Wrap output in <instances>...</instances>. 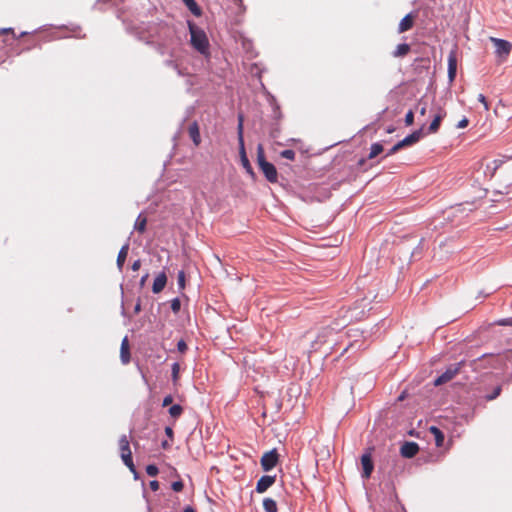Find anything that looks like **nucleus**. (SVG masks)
<instances>
[{"instance_id": "obj_1", "label": "nucleus", "mask_w": 512, "mask_h": 512, "mask_svg": "<svg viewBox=\"0 0 512 512\" xmlns=\"http://www.w3.org/2000/svg\"><path fill=\"white\" fill-rule=\"evenodd\" d=\"M188 28L190 32L191 46L200 54L208 56L210 54V44L205 31L192 21H188Z\"/></svg>"}, {"instance_id": "obj_2", "label": "nucleus", "mask_w": 512, "mask_h": 512, "mask_svg": "<svg viewBox=\"0 0 512 512\" xmlns=\"http://www.w3.org/2000/svg\"><path fill=\"white\" fill-rule=\"evenodd\" d=\"M258 167L263 172L264 176L269 182H277L278 173L276 167L272 163L265 160L262 148L260 146H258Z\"/></svg>"}, {"instance_id": "obj_3", "label": "nucleus", "mask_w": 512, "mask_h": 512, "mask_svg": "<svg viewBox=\"0 0 512 512\" xmlns=\"http://www.w3.org/2000/svg\"><path fill=\"white\" fill-rule=\"evenodd\" d=\"M280 461V455L277 451L276 448H273L267 452H265L261 459H260V464H261V467L262 469L265 471V472H268L270 470H272L274 467H276L278 465Z\"/></svg>"}, {"instance_id": "obj_4", "label": "nucleus", "mask_w": 512, "mask_h": 512, "mask_svg": "<svg viewBox=\"0 0 512 512\" xmlns=\"http://www.w3.org/2000/svg\"><path fill=\"white\" fill-rule=\"evenodd\" d=\"M463 365V362L450 365L445 372H443L434 381L435 386H440L452 380L459 372Z\"/></svg>"}, {"instance_id": "obj_5", "label": "nucleus", "mask_w": 512, "mask_h": 512, "mask_svg": "<svg viewBox=\"0 0 512 512\" xmlns=\"http://www.w3.org/2000/svg\"><path fill=\"white\" fill-rule=\"evenodd\" d=\"M490 41L495 46V53L498 57L505 59L512 50V44L506 40L491 37Z\"/></svg>"}, {"instance_id": "obj_6", "label": "nucleus", "mask_w": 512, "mask_h": 512, "mask_svg": "<svg viewBox=\"0 0 512 512\" xmlns=\"http://www.w3.org/2000/svg\"><path fill=\"white\" fill-rule=\"evenodd\" d=\"M241 129H242V121L240 120L239 122V140H240V162H241V165L243 166V168L247 171L248 174H250L252 177L254 176V172H253V168L249 162V159L246 155V151H245V148H244V143H243V138H242V133H241Z\"/></svg>"}, {"instance_id": "obj_7", "label": "nucleus", "mask_w": 512, "mask_h": 512, "mask_svg": "<svg viewBox=\"0 0 512 512\" xmlns=\"http://www.w3.org/2000/svg\"><path fill=\"white\" fill-rule=\"evenodd\" d=\"M435 115L431 124L428 127L427 133L434 134L439 130L442 120L446 117V111L443 107L438 106L434 108Z\"/></svg>"}, {"instance_id": "obj_8", "label": "nucleus", "mask_w": 512, "mask_h": 512, "mask_svg": "<svg viewBox=\"0 0 512 512\" xmlns=\"http://www.w3.org/2000/svg\"><path fill=\"white\" fill-rule=\"evenodd\" d=\"M419 452V445L413 441L404 442L400 448V454L404 458H413Z\"/></svg>"}, {"instance_id": "obj_9", "label": "nucleus", "mask_w": 512, "mask_h": 512, "mask_svg": "<svg viewBox=\"0 0 512 512\" xmlns=\"http://www.w3.org/2000/svg\"><path fill=\"white\" fill-rule=\"evenodd\" d=\"M361 464L363 468L362 477L368 479L374 469L371 452H366L361 457Z\"/></svg>"}, {"instance_id": "obj_10", "label": "nucleus", "mask_w": 512, "mask_h": 512, "mask_svg": "<svg viewBox=\"0 0 512 512\" xmlns=\"http://www.w3.org/2000/svg\"><path fill=\"white\" fill-rule=\"evenodd\" d=\"M276 481V475H263L258 479V494L267 491Z\"/></svg>"}, {"instance_id": "obj_11", "label": "nucleus", "mask_w": 512, "mask_h": 512, "mask_svg": "<svg viewBox=\"0 0 512 512\" xmlns=\"http://www.w3.org/2000/svg\"><path fill=\"white\" fill-rule=\"evenodd\" d=\"M416 15L409 13L407 14L402 20L400 21L398 25V33H404L406 31H409L412 29L414 25Z\"/></svg>"}, {"instance_id": "obj_12", "label": "nucleus", "mask_w": 512, "mask_h": 512, "mask_svg": "<svg viewBox=\"0 0 512 512\" xmlns=\"http://www.w3.org/2000/svg\"><path fill=\"white\" fill-rule=\"evenodd\" d=\"M120 358H121V362L125 365L130 362V359H131L130 345H129V340L127 337H124L122 339L121 347H120Z\"/></svg>"}, {"instance_id": "obj_13", "label": "nucleus", "mask_w": 512, "mask_h": 512, "mask_svg": "<svg viewBox=\"0 0 512 512\" xmlns=\"http://www.w3.org/2000/svg\"><path fill=\"white\" fill-rule=\"evenodd\" d=\"M422 137V128L419 130L414 131L410 135L406 136L403 140L399 141V146H402V148L411 146L415 143H417Z\"/></svg>"}, {"instance_id": "obj_14", "label": "nucleus", "mask_w": 512, "mask_h": 512, "mask_svg": "<svg viewBox=\"0 0 512 512\" xmlns=\"http://www.w3.org/2000/svg\"><path fill=\"white\" fill-rule=\"evenodd\" d=\"M167 283V276L165 272L159 273L156 278L154 279L153 285H152V291L155 294L160 293L166 286Z\"/></svg>"}, {"instance_id": "obj_15", "label": "nucleus", "mask_w": 512, "mask_h": 512, "mask_svg": "<svg viewBox=\"0 0 512 512\" xmlns=\"http://www.w3.org/2000/svg\"><path fill=\"white\" fill-rule=\"evenodd\" d=\"M189 136L192 139L193 143L198 146L201 142L199 127L196 122L192 123L188 128Z\"/></svg>"}, {"instance_id": "obj_16", "label": "nucleus", "mask_w": 512, "mask_h": 512, "mask_svg": "<svg viewBox=\"0 0 512 512\" xmlns=\"http://www.w3.org/2000/svg\"><path fill=\"white\" fill-rule=\"evenodd\" d=\"M411 50V47L407 43L398 44L392 55L395 58L405 57Z\"/></svg>"}, {"instance_id": "obj_17", "label": "nucleus", "mask_w": 512, "mask_h": 512, "mask_svg": "<svg viewBox=\"0 0 512 512\" xmlns=\"http://www.w3.org/2000/svg\"><path fill=\"white\" fill-rule=\"evenodd\" d=\"M430 433L434 436L435 445L437 447H442L444 444V434L443 432L436 426H431L429 428Z\"/></svg>"}, {"instance_id": "obj_18", "label": "nucleus", "mask_w": 512, "mask_h": 512, "mask_svg": "<svg viewBox=\"0 0 512 512\" xmlns=\"http://www.w3.org/2000/svg\"><path fill=\"white\" fill-rule=\"evenodd\" d=\"M128 251H129V244L126 243L125 245H123L118 253V256H117V266L119 268V270H122L123 268V265L126 261V258H127V255H128Z\"/></svg>"}, {"instance_id": "obj_19", "label": "nucleus", "mask_w": 512, "mask_h": 512, "mask_svg": "<svg viewBox=\"0 0 512 512\" xmlns=\"http://www.w3.org/2000/svg\"><path fill=\"white\" fill-rule=\"evenodd\" d=\"M188 10L196 17H200L202 15V10L195 0H182Z\"/></svg>"}, {"instance_id": "obj_20", "label": "nucleus", "mask_w": 512, "mask_h": 512, "mask_svg": "<svg viewBox=\"0 0 512 512\" xmlns=\"http://www.w3.org/2000/svg\"><path fill=\"white\" fill-rule=\"evenodd\" d=\"M262 505H263V509L266 512H278L277 502L270 497L264 498L262 501Z\"/></svg>"}, {"instance_id": "obj_21", "label": "nucleus", "mask_w": 512, "mask_h": 512, "mask_svg": "<svg viewBox=\"0 0 512 512\" xmlns=\"http://www.w3.org/2000/svg\"><path fill=\"white\" fill-rule=\"evenodd\" d=\"M147 226V218L143 214H139L135 222V230L139 233H144Z\"/></svg>"}, {"instance_id": "obj_22", "label": "nucleus", "mask_w": 512, "mask_h": 512, "mask_svg": "<svg viewBox=\"0 0 512 512\" xmlns=\"http://www.w3.org/2000/svg\"><path fill=\"white\" fill-rule=\"evenodd\" d=\"M121 458L124 462V464L132 471L133 473L136 472L135 466L132 460V452H122Z\"/></svg>"}, {"instance_id": "obj_23", "label": "nucleus", "mask_w": 512, "mask_h": 512, "mask_svg": "<svg viewBox=\"0 0 512 512\" xmlns=\"http://www.w3.org/2000/svg\"><path fill=\"white\" fill-rule=\"evenodd\" d=\"M383 151V145L380 143H374L371 145L370 153L368 155V159H373L378 156Z\"/></svg>"}, {"instance_id": "obj_24", "label": "nucleus", "mask_w": 512, "mask_h": 512, "mask_svg": "<svg viewBox=\"0 0 512 512\" xmlns=\"http://www.w3.org/2000/svg\"><path fill=\"white\" fill-rule=\"evenodd\" d=\"M265 94H266L268 102L271 105L274 117H278L279 116V106L276 104L275 98L267 91H265Z\"/></svg>"}, {"instance_id": "obj_25", "label": "nucleus", "mask_w": 512, "mask_h": 512, "mask_svg": "<svg viewBox=\"0 0 512 512\" xmlns=\"http://www.w3.org/2000/svg\"><path fill=\"white\" fill-rule=\"evenodd\" d=\"M120 451L122 452H131L129 440L126 435H122L119 439Z\"/></svg>"}, {"instance_id": "obj_26", "label": "nucleus", "mask_w": 512, "mask_h": 512, "mask_svg": "<svg viewBox=\"0 0 512 512\" xmlns=\"http://www.w3.org/2000/svg\"><path fill=\"white\" fill-rule=\"evenodd\" d=\"M182 413H183V408L180 405H178V404L172 405L169 408V414L173 418L180 417Z\"/></svg>"}, {"instance_id": "obj_27", "label": "nucleus", "mask_w": 512, "mask_h": 512, "mask_svg": "<svg viewBox=\"0 0 512 512\" xmlns=\"http://www.w3.org/2000/svg\"><path fill=\"white\" fill-rule=\"evenodd\" d=\"M448 70L457 71V59L454 53L448 56Z\"/></svg>"}, {"instance_id": "obj_28", "label": "nucleus", "mask_w": 512, "mask_h": 512, "mask_svg": "<svg viewBox=\"0 0 512 512\" xmlns=\"http://www.w3.org/2000/svg\"><path fill=\"white\" fill-rule=\"evenodd\" d=\"M180 365L179 363H174L172 365V379L173 382L176 383L179 378Z\"/></svg>"}, {"instance_id": "obj_29", "label": "nucleus", "mask_w": 512, "mask_h": 512, "mask_svg": "<svg viewBox=\"0 0 512 512\" xmlns=\"http://www.w3.org/2000/svg\"><path fill=\"white\" fill-rule=\"evenodd\" d=\"M159 470L157 468L156 465H153V464H150L146 467V473L150 476V477H155L157 476Z\"/></svg>"}, {"instance_id": "obj_30", "label": "nucleus", "mask_w": 512, "mask_h": 512, "mask_svg": "<svg viewBox=\"0 0 512 512\" xmlns=\"http://www.w3.org/2000/svg\"><path fill=\"white\" fill-rule=\"evenodd\" d=\"M281 157L288 159V160H294L295 159V152L291 149L283 150L280 153Z\"/></svg>"}, {"instance_id": "obj_31", "label": "nucleus", "mask_w": 512, "mask_h": 512, "mask_svg": "<svg viewBox=\"0 0 512 512\" xmlns=\"http://www.w3.org/2000/svg\"><path fill=\"white\" fill-rule=\"evenodd\" d=\"M405 125L411 126L414 123V112L413 110H409L405 115Z\"/></svg>"}, {"instance_id": "obj_32", "label": "nucleus", "mask_w": 512, "mask_h": 512, "mask_svg": "<svg viewBox=\"0 0 512 512\" xmlns=\"http://www.w3.org/2000/svg\"><path fill=\"white\" fill-rule=\"evenodd\" d=\"M180 308H181V302L178 298H174L173 300H171V310L174 313H178L180 311Z\"/></svg>"}, {"instance_id": "obj_33", "label": "nucleus", "mask_w": 512, "mask_h": 512, "mask_svg": "<svg viewBox=\"0 0 512 512\" xmlns=\"http://www.w3.org/2000/svg\"><path fill=\"white\" fill-rule=\"evenodd\" d=\"M178 285L180 289H183L185 287V273L184 271H180L178 273Z\"/></svg>"}, {"instance_id": "obj_34", "label": "nucleus", "mask_w": 512, "mask_h": 512, "mask_svg": "<svg viewBox=\"0 0 512 512\" xmlns=\"http://www.w3.org/2000/svg\"><path fill=\"white\" fill-rule=\"evenodd\" d=\"M183 487H184V484L182 481H175L172 483L171 485V488L175 491V492H180L183 490Z\"/></svg>"}, {"instance_id": "obj_35", "label": "nucleus", "mask_w": 512, "mask_h": 512, "mask_svg": "<svg viewBox=\"0 0 512 512\" xmlns=\"http://www.w3.org/2000/svg\"><path fill=\"white\" fill-rule=\"evenodd\" d=\"M478 101H479V102H481V103L483 104L484 109H485L486 111H488V110H489V103H488V101H487L486 97H485L483 94H479V95H478Z\"/></svg>"}, {"instance_id": "obj_36", "label": "nucleus", "mask_w": 512, "mask_h": 512, "mask_svg": "<svg viewBox=\"0 0 512 512\" xmlns=\"http://www.w3.org/2000/svg\"><path fill=\"white\" fill-rule=\"evenodd\" d=\"M177 349L180 353H184L187 350V344L184 340H180L177 343Z\"/></svg>"}, {"instance_id": "obj_37", "label": "nucleus", "mask_w": 512, "mask_h": 512, "mask_svg": "<svg viewBox=\"0 0 512 512\" xmlns=\"http://www.w3.org/2000/svg\"><path fill=\"white\" fill-rule=\"evenodd\" d=\"M400 149H402V146H399V142H398L388 151L386 156H391V155L395 154L396 152H398Z\"/></svg>"}, {"instance_id": "obj_38", "label": "nucleus", "mask_w": 512, "mask_h": 512, "mask_svg": "<svg viewBox=\"0 0 512 512\" xmlns=\"http://www.w3.org/2000/svg\"><path fill=\"white\" fill-rule=\"evenodd\" d=\"M496 324L500 325V326H510V325H512V319L511 318L501 319V320L497 321Z\"/></svg>"}, {"instance_id": "obj_39", "label": "nucleus", "mask_w": 512, "mask_h": 512, "mask_svg": "<svg viewBox=\"0 0 512 512\" xmlns=\"http://www.w3.org/2000/svg\"><path fill=\"white\" fill-rule=\"evenodd\" d=\"M418 104L421 105V109L419 110V113L422 116H424L426 114V111H427V103L423 102L422 100H420Z\"/></svg>"}, {"instance_id": "obj_40", "label": "nucleus", "mask_w": 512, "mask_h": 512, "mask_svg": "<svg viewBox=\"0 0 512 512\" xmlns=\"http://www.w3.org/2000/svg\"><path fill=\"white\" fill-rule=\"evenodd\" d=\"M172 402H173V398H172V396H171V395H167V396L163 399L162 406H163V407L169 406Z\"/></svg>"}, {"instance_id": "obj_41", "label": "nucleus", "mask_w": 512, "mask_h": 512, "mask_svg": "<svg viewBox=\"0 0 512 512\" xmlns=\"http://www.w3.org/2000/svg\"><path fill=\"white\" fill-rule=\"evenodd\" d=\"M149 486L152 491H157L159 489V482L157 480H152L150 481Z\"/></svg>"}, {"instance_id": "obj_42", "label": "nucleus", "mask_w": 512, "mask_h": 512, "mask_svg": "<svg viewBox=\"0 0 512 512\" xmlns=\"http://www.w3.org/2000/svg\"><path fill=\"white\" fill-rule=\"evenodd\" d=\"M468 123H469L468 119L467 118H463L462 120L459 121L457 127L458 128H465V127H467Z\"/></svg>"}, {"instance_id": "obj_43", "label": "nucleus", "mask_w": 512, "mask_h": 512, "mask_svg": "<svg viewBox=\"0 0 512 512\" xmlns=\"http://www.w3.org/2000/svg\"><path fill=\"white\" fill-rule=\"evenodd\" d=\"M140 267H141V261L140 260L134 261V263L131 266L133 271H138L140 269Z\"/></svg>"}, {"instance_id": "obj_44", "label": "nucleus", "mask_w": 512, "mask_h": 512, "mask_svg": "<svg viewBox=\"0 0 512 512\" xmlns=\"http://www.w3.org/2000/svg\"><path fill=\"white\" fill-rule=\"evenodd\" d=\"M501 392V388L500 387H497L495 389V391L493 392V394L491 396L488 397L489 400H493L495 399Z\"/></svg>"}, {"instance_id": "obj_45", "label": "nucleus", "mask_w": 512, "mask_h": 512, "mask_svg": "<svg viewBox=\"0 0 512 512\" xmlns=\"http://www.w3.org/2000/svg\"><path fill=\"white\" fill-rule=\"evenodd\" d=\"M456 72L457 71H453V70H448V78H449V81L450 82H453L455 77H456Z\"/></svg>"}, {"instance_id": "obj_46", "label": "nucleus", "mask_w": 512, "mask_h": 512, "mask_svg": "<svg viewBox=\"0 0 512 512\" xmlns=\"http://www.w3.org/2000/svg\"><path fill=\"white\" fill-rule=\"evenodd\" d=\"M0 33H11L13 35V37L16 38V35L12 28L0 29Z\"/></svg>"}, {"instance_id": "obj_47", "label": "nucleus", "mask_w": 512, "mask_h": 512, "mask_svg": "<svg viewBox=\"0 0 512 512\" xmlns=\"http://www.w3.org/2000/svg\"><path fill=\"white\" fill-rule=\"evenodd\" d=\"M165 433L168 437L172 438L173 437V429L171 427H166L165 428Z\"/></svg>"}, {"instance_id": "obj_48", "label": "nucleus", "mask_w": 512, "mask_h": 512, "mask_svg": "<svg viewBox=\"0 0 512 512\" xmlns=\"http://www.w3.org/2000/svg\"><path fill=\"white\" fill-rule=\"evenodd\" d=\"M183 512H196L192 507L187 506Z\"/></svg>"}, {"instance_id": "obj_49", "label": "nucleus", "mask_w": 512, "mask_h": 512, "mask_svg": "<svg viewBox=\"0 0 512 512\" xmlns=\"http://www.w3.org/2000/svg\"><path fill=\"white\" fill-rule=\"evenodd\" d=\"M168 446H169V445H168L167 441H164V442L162 443V447H163L164 449L168 448Z\"/></svg>"}, {"instance_id": "obj_50", "label": "nucleus", "mask_w": 512, "mask_h": 512, "mask_svg": "<svg viewBox=\"0 0 512 512\" xmlns=\"http://www.w3.org/2000/svg\"><path fill=\"white\" fill-rule=\"evenodd\" d=\"M135 311H136V312L140 311V304H137V305L135 306Z\"/></svg>"}, {"instance_id": "obj_51", "label": "nucleus", "mask_w": 512, "mask_h": 512, "mask_svg": "<svg viewBox=\"0 0 512 512\" xmlns=\"http://www.w3.org/2000/svg\"><path fill=\"white\" fill-rule=\"evenodd\" d=\"M25 35H27V32H22L19 37H23Z\"/></svg>"}, {"instance_id": "obj_52", "label": "nucleus", "mask_w": 512, "mask_h": 512, "mask_svg": "<svg viewBox=\"0 0 512 512\" xmlns=\"http://www.w3.org/2000/svg\"><path fill=\"white\" fill-rule=\"evenodd\" d=\"M146 278H147V275L142 278V283L145 281Z\"/></svg>"}]
</instances>
